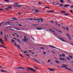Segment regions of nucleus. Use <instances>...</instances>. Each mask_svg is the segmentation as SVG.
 Wrapping results in <instances>:
<instances>
[{
    "instance_id": "obj_1",
    "label": "nucleus",
    "mask_w": 73,
    "mask_h": 73,
    "mask_svg": "<svg viewBox=\"0 0 73 73\" xmlns=\"http://www.w3.org/2000/svg\"><path fill=\"white\" fill-rule=\"evenodd\" d=\"M62 65L61 66V68H65L66 69H68V70H69L72 71V69H69L67 67L68 66V65L64 64H62Z\"/></svg>"
},
{
    "instance_id": "obj_2",
    "label": "nucleus",
    "mask_w": 73,
    "mask_h": 73,
    "mask_svg": "<svg viewBox=\"0 0 73 73\" xmlns=\"http://www.w3.org/2000/svg\"><path fill=\"white\" fill-rule=\"evenodd\" d=\"M49 30L50 31H51L52 32H53V33H55L54 34H53L54 35L56 36H57V34L56 33V32H55V31H54L53 30V29H49Z\"/></svg>"
},
{
    "instance_id": "obj_3",
    "label": "nucleus",
    "mask_w": 73,
    "mask_h": 73,
    "mask_svg": "<svg viewBox=\"0 0 73 73\" xmlns=\"http://www.w3.org/2000/svg\"><path fill=\"white\" fill-rule=\"evenodd\" d=\"M27 68H28V69H29L30 70H31V71H32L33 72H36V71L33 68H32L29 67H27Z\"/></svg>"
},
{
    "instance_id": "obj_4",
    "label": "nucleus",
    "mask_w": 73,
    "mask_h": 73,
    "mask_svg": "<svg viewBox=\"0 0 73 73\" xmlns=\"http://www.w3.org/2000/svg\"><path fill=\"white\" fill-rule=\"evenodd\" d=\"M33 11H34L36 13H38L39 12V10L37 9H34L33 10Z\"/></svg>"
},
{
    "instance_id": "obj_5",
    "label": "nucleus",
    "mask_w": 73,
    "mask_h": 73,
    "mask_svg": "<svg viewBox=\"0 0 73 73\" xmlns=\"http://www.w3.org/2000/svg\"><path fill=\"white\" fill-rule=\"evenodd\" d=\"M0 42L2 44V45H4V42H3V40L2 39V38H1V40H0Z\"/></svg>"
},
{
    "instance_id": "obj_6",
    "label": "nucleus",
    "mask_w": 73,
    "mask_h": 73,
    "mask_svg": "<svg viewBox=\"0 0 73 73\" xmlns=\"http://www.w3.org/2000/svg\"><path fill=\"white\" fill-rule=\"evenodd\" d=\"M66 35L68 37L69 40L70 41V40H71V39L70 38V35H69L68 33H66Z\"/></svg>"
},
{
    "instance_id": "obj_7",
    "label": "nucleus",
    "mask_w": 73,
    "mask_h": 73,
    "mask_svg": "<svg viewBox=\"0 0 73 73\" xmlns=\"http://www.w3.org/2000/svg\"><path fill=\"white\" fill-rule=\"evenodd\" d=\"M59 58L60 59V61H61L62 60H63V61H66V60L65 59V58H62L61 57H60Z\"/></svg>"
},
{
    "instance_id": "obj_8",
    "label": "nucleus",
    "mask_w": 73,
    "mask_h": 73,
    "mask_svg": "<svg viewBox=\"0 0 73 73\" xmlns=\"http://www.w3.org/2000/svg\"><path fill=\"white\" fill-rule=\"evenodd\" d=\"M14 7H22V5H14Z\"/></svg>"
},
{
    "instance_id": "obj_9",
    "label": "nucleus",
    "mask_w": 73,
    "mask_h": 73,
    "mask_svg": "<svg viewBox=\"0 0 73 73\" xmlns=\"http://www.w3.org/2000/svg\"><path fill=\"white\" fill-rule=\"evenodd\" d=\"M33 60H34V61H36V62H37V63H39V64H40V62H39V61H38L35 59H33Z\"/></svg>"
},
{
    "instance_id": "obj_10",
    "label": "nucleus",
    "mask_w": 73,
    "mask_h": 73,
    "mask_svg": "<svg viewBox=\"0 0 73 73\" xmlns=\"http://www.w3.org/2000/svg\"><path fill=\"white\" fill-rule=\"evenodd\" d=\"M60 13L63 14H65L66 13V12L65 11H60Z\"/></svg>"
},
{
    "instance_id": "obj_11",
    "label": "nucleus",
    "mask_w": 73,
    "mask_h": 73,
    "mask_svg": "<svg viewBox=\"0 0 73 73\" xmlns=\"http://www.w3.org/2000/svg\"><path fill=\"white\" fill-rule=\"evenodd\" d=\"M17 69H23V70L24 69V68H23V67H18L17 68Z\"/></svg>"
},
{
    "instance_id": "obj_12",
    "label": "nucleus",
    "mask_w": 73,
    "mask_h": 73,
    "mask_svg": "<svg viewBox=\"0 0 73 73\" xmlns=\"http://www.w3.org/2000/svg\"><path fill=\"white\" fill-rule=\"evenodd\" d=\"M57 32H59V33H62V31H60V30H56Z\"/></svg>"
},
{
    "instance_id": "obj_13",
    "label": "nucleus",
    "mask_w": 73,
    "mask_h": 73,
    "mask_svg": "<svg viewBox=\"0 0 73 73\" xmlns=\"http://www.w3.org/2000/svg\"><path fill=\"white\" fill-rule=\"evenodd\" d=\"M70 5L66 4L64 5V7H69Z\"/></svg>"
},
{
    "instance_id": "obj_14",
    "label": "nucleus",
    "mask_w": 73,
    "mask_h": 73,
    "mask_svg": "<svg viewBox=\"0 0 73 73\" xmlns=\"http://www.w3.org/2000/svg\"><path fill=\"white\" fill-rule=\"evenodd\" d=\"M36 29L37 30H41V29H42L39 27L36 28Z\"/></svg>"
},
{
    "instance_id": "obj_15",
    "label": "nucleus",
    "mask_w": 73,
    "mask_h": 73,
    "mask_svg": "<svg viewBox=\"0 0 73 73\" xmlns=\"http://www.w3.org/2000/svg\"><path fill=\"white\" fill-rule=\"evenodd\" d=\"M48 69H49L50 71H53L54 70V69H52V68H48Z\"/></svg>"
},
{
    "instance_id": "obj_16",
    "label": "nucleus",
    "mask_w": 73,
    "mask_h": 73,
    "mask_svg": "<svg viewBox=\"0 0 73 73\" xmlns=\"http://www.w3.org/2000/svg\"><path fill=\"white\" fill-rule=\"evenodd\" d=\"M28 38H26V39H25L24 38V39H23V41H24L25 42H27V41H28Z\"/></svg>"
},
{
    "instance_id": "obj_17",
    "label": "nucleus",
    "mask_w": 73,
    "mask_h": 73,
    "mask_svg": "<svg viewBox=\"0 0 73 73\" xmlns=\"http://www.w3.org/2000/svg\"><path fill=\"white\" fill-rule=\"evenodd\" d=\"M58 38L59 39H60V40H61V41H63V42H65V41L64 40H63V39H62V38Z\"/></svg>"
},
{
    "instance_id": "obj_18",
    "label": "nucleus",
    "mask_w": 73,
    "mask_h": 73,
    "mask_svg": "<svg viewBox=\"0 0 73 73\" xmlns=\"http://www.w3.org/2000/svg\"><path fill=\"white\" fill-rule=\"evenodd\" d=\"M46 12H54V11H46Z\"/></svg>"
},
{
    "instance_id": "obj_19",
    "label": "nucleus",
    "mask_w": 73,
    "mask_h": 73,
    "mask_svg": "<svg viewBox=\"0 0 73 73\" xmlns=\"http://www.w3.org/2000/svg\"><path fill=\"white\" fill-rule=\"evenodd\" d=\"M65 28H66V30L67 32H69V28L68 27H65Z\"/></svg>"
},
{
    "instance_id": "obj_20",
    "label": "nucleus",
    "mask_w": 73,
    "mask_h": 73,
    "mask_svg": "<svg viewBox=\"0 0 73 73\" xmlns=\"http://www.w3.org/2000/svg\"><path fill=\"white\" fill-rule=\"evenodd\" d=\"M40 20H43L42 18H40L39 19H37V20H38V21H40Z\"/></svg>"
},
{
    "instance_id": "obj_21",
    "label": "nucleus",
    "mask_w": 73,
    "mask_h": 73,
    "mask_svg": "<svg viewBox=\"0 0 73 73\" xmlns=\"http://www.w3.org/2000/svg\"><path fill=\"white\" fill-rule=\"evenodd\" d=\"M0 46H1V47H3V48H5V49H6L7 48L5 46H2V45H0Z\"/></svg>"
},
{
    "instance_id": "obj_22",
    "label": "nucleus",
    "mask_w": 73,
    "mask_h": 73,
    "mask_svg": "<svg viewBox=\"0 0 73 73\" xmlns=\"http://www.w3.org/2000/svg\"><path fill=\"white\" fill-rule=\"evenodd\" d=\"M55 62H56V63H57V64H59L60 63V62H59V61L58 60H55Z\"/></svg>"
},
{
    "instance_id": "obj_23",
    "label": "nucleus",
    "mask_w": 73,
    "mask_h": 73,
    "mask_svg": "<svg viewBox=\"0 0 73 73\" xmlns=\"http://www.w3.org/2000/svg\"><path fill=\"white\" fill-rule=\"evenodd\" d=\"M1 72H7V71H5L3 70H1Z\"/></svg>"
},
{
    "instance_id": "obj_24",
    "label": "nucleus",
    "mask_w": 73,
    "mask_h": 73,
    "mask_svg": "<svg viewBox=\"0 0 73 73\" xmlns=\"http://www.w3.org/2000/svg\"><path fill=\"white\" fill-rule=\"evenodd\" d=\"M66 58V59H67V60H70V58H69V57H67Z\"/></svg>"
},
{
    "instance_id": "obj_25",
    "label": "nucleus",
    "mask_w": 73,
    "mask_h": 73,
    "mask_svg": "<svg viewBox=\"0 0 73 73\" xmlns=\"http://www.w3.org/2000/svg\"><path fill=\"white\" fill-rule=\"evenodd\" d=\"M60 2H61V3H64V1H63V0H60Z\"/></svg>"
},
{
    "instance_id": "obj_26",
    "label": "nucleus",
    "mask_w": 73,
    "mask_h": 73,
    "mask_svg": "<svg viewBox=\"0 0 73 73\" xmlns=\"http://www.w3.org/2000/svg\"><path fill=\"white\" fill-rule=\"evenodd\" d=\"M50 46V47H52V48H55L56 49V47L53 46Z\"/></svg>"
},
{
    "instance_id": "obj_27",
    "label": "nucleus",
    "mask_w": 73,
    "mask_h": 73,
    "mask_svg": "<svg viewBox=\"0 0 73 73\" xmlns=\"http://www.w3.org/2000/svg\"><path fill=\"white\" fill-rule=\"evenodd\" d=\"M17 47L19 49H20V47L19 46H20V45H17Z\"/></svg>"
},
{
    "instance_id": "obj_28",
    "label": "nucleus",
    "mask_w": 73,
    "mask_h": 73,
    "mask_svg": "<svg viewBox=\"0 0 73 73\" xmlns=\"http://www.w3.org/2000/svg\"><path fill=\"white\" fill-rule=\"evenodd\" d=\"M40 49H45V48L41 47L40 48Z\"/></svg>"
},
{
    "instance_id": "obj_29",
    "label": "nucleus",
    "mask_w": 73,
    "mask_h": 73,
    "mask_svg": "<svg viewBox=\"0 0 73 73\" xmlns=\"http://www.w3.org/2000/svg\"><path fill=\"white\" fill-rule=\"evenodd\" d=\"M69 57L71 58L72 59V58H73V57H72V56L69 55Z\"/></svg>"
},
{
    "instance_id": "obj_30",
    "label": "nucleus",
    "mask_w": 73,
    "mask_h": 73,
    "mask_svg": "<svg viewBox=\"0 0 73 73\" xmlns=\"http://www.w3.org/2000/svg\"><path fill=\"white\" fill-rule=\"evenodd\" d=\"M43 53H44V55H45V54H46V52H45L43 51Z\"/></svg>"
},
{
    "instance_id": "obj_31",
    "label": "nucleus",
    "mask_w": 73,
    "mask_h": 73,
    "mask_svg": "<svg viewBox=\"0 0 73 73\" xmlns=\"http://www.w3.org/2000/svg\"><path fill=\"white\" fill-rule=\"evenodd\" d=\"M3 34V32L2 31L1 32V35H2Z\"/></svg>"
},
{
    "instance_id": "obj_32",
    "label": "nucleus",
    "mask_w": 73,
    "mask_h": 73,
    "mask_svg": "<svg viewBox=\"0 0 73 73\" xmlns=\"http://www.w3.org/2000/svg\"><path fill=\"white\" fill-rule=\"evenodd\" d=\"M11 41H12V42H13L14 43L15 42V40L13 39H12L11 40Z\"/></svg>"
},
{
    "instance_id": "obj_33",
    "label": "nucleus",
    "mask_w": 73,
    "mask_h": 73,
    "mask_svg": "<svg viewBox=\"0 0 73 73\" xmlns=\"http://www.w3.org/2000/svg\"><path fill=\"white\" fill-rule=\"evenodd\" d=\"M62 56L63 57H65V55L63 54H62Z\"/></svg>"
},
{
    "instance_id": "obj_34",
    "label": "nucleus",
    "mask_w": 73,
    "mask_h": 73,
    "mask_svg": "<svg viewBox=\"0 0 73 73\" xmlns=\"http://www.w3.org/2000/svg\"><path fill=\"white\" fill-rule=\"evenodd\" d=\"M25 55H26V56H28V57H30V56L28 54H25Z\"/></svg>"
},
{
    "instance_id": "obj_35",
    "label": "nucleus",
    "mask_w": 73,
    "mask_h": 73,
    "mask_svg": "<svg viewBox=\"0 0 73 73\" xmlns=\"http://www.w3.org/2000/svg\"><path fill=\"white\" fill-rule=\"evenodd\" d=\"M66 2H67V3H70V0L67 1Z\"/></svg>"
},
{
    "instance_id": "obj_36",
    "label": "nucleus",
    "mask_w": 73,
    "mask_h": 73,
    "mask_svg": "<svg viewBox=\"0 0 73 73\" xmlns=\"http://www.w3.org/2000/svg\"><path fill=\"white\" fill-rule=\"evenodd\" d=\"M3 23H4V22H1L0 23V27H1V24H3Z\"/></svg>"
},
{
    "instance_id": "obj_37",
    "label": "nucleus",
    "mask_w": 73,
    "mask_h": 73,
    "mask_svg": "<svg viewBox=\"0 0 73 73\" xmlns=\"http://www.w3.org/2000/svg\"><path fill=\"white\" fill-rule=\"evenodd\" d=\"M62 5H63V4H61L60 5V7H62Z\"/></svg>"
},
{
    "instance_id": "obj_38",
    "label": "nucleus",
    "mask_w": 73,
    "mask_h": 73,
    "mask_svg": "<svg viewBox=\"0 0 73 73\" xmlns=\"http://www.w3.org/2000/svg\"><path fill=\"white\" fill-rule=\"evenodd\" d=\"M50 61H51V60L49 59L48 60V62H50Z\"/></svg>"
},
{
    "instance_id": "obj_39",
    "label": "nucleus",
    "mask_w": 73,
    "mask_h": 73,
    "mask_svg": "<svg viewBox=\"0 0 73 73\" xmlns=\"http://www.w3.org/2000/svg\"><path fill=\"white\" fill-rule=\"evenodd\" d=\"M17 41H18V42H19V43H20V41L18 39H17Z\"/></svg>"
},
{
    "instance_id": "obj_40",
    "label": "nucleus",
    "mask_w": 73,
    "mask_h": 73,
    "mask_svg": "<svg viewBox=\"0 0 73 73\" xmlns=\"http://www.w3.org/2000/svg\"><path fill=\"white\" fill-rule=\"evenodd\" d=\"M33 68H35V69H37H37H38V68L37 67H33Z\"/></svg>"
},
{
    "instance_id": "obj_41",
    "label": "nucleus",
    "mask_w": 73,
    "mask_h": 73,
    "mask_svg": "<svg viewBox=\"0 0 73 73\" xmlns=\"http://www.w3.org/2000/svg\"><path fill=\"white\" fill-rule=\"evenodd\" d=\"M4 1H7V2H9V1H8V0H5Z\"/></svg>"
},
{
    "instance_id": "obj_42",
    "label": "nucleus",
    "mask_w": 73,
    "mask_h": 73,
    "mask_svg": "<svg viewBox=\"0 0 73 73\" xmlns=\"http://www.w3.org/2000/svg\"><path fill=\"white\" fill-rule=\"evenodd\" d=\"M66 16H68V15H69V14H64Z\"/></svg>"
},
{
    "instance_id": "obj_43",
    "label": "nucleus",
    "mask_w": 73,
    "mask_h": 73,
    "mask_svg": "<svg viewBox=\"0 0 73 73\" xmlns=\"http://www.w3.org/2000/svg\"><path fill=\"white\" fill-rule=\"evenodd\" d=\"M55 49H58V50H61V49L59 48H56Z\"/></svg>"
},
{
    "instance_id": "obj_44",
    "label": "nucleus",
    "mask_w": 73,
    "mask_h": 73,
    "mask_svg": "<svg viewBox=\"0 0 73 73\" xmlns=\"http://www.w3.org/2000/svg\"><path fill=\"white\" fill-rule=\"evenodd\" d=\"M33 20H35V21H37V19H33Z\"/></svg>"
},
{
    "instance_id": "obj_45",
    "label": "nucleus",
    "mask_w": 73,
    "mask_h": 73,
    "mask_svg": "<svg viewBox=\"0 0 73 73\" xmlns=\"http://www.w3.org/2000/svg\"><path fill=\"white\" fill-rule=\"evenodd\" d=\"M29 20H33V18H29Z\"/></svg>"
},
{
    "instance_id": "obj_46",
    "label": "nucleus",
    "mask_w": 73,
    "mask_h": 73,
    "mask_svg": "<svg viewBox=\"0 0 73 73\" xmlns=\"http://www.w3.org/2000/svg\"><path fill=\"white\" fill-rule=\"evenodd\" d=\"M50 23H52L53 24V23H54V22H53V21H50Z\"/></svg>"
},
{
    "instance_id": "obj_47",
    "label": "nucleus",
    "mask_w": 73,
    "mask_h": 73,
    "mask_svg": "<svg viewBox=\"0 0 73 73\" xmlns=\"http://www.w3.org/2000/svg\"><path fill=\"white\" fill-rule=\"evenodd\" d=\"M62 28H63V29L64 30H66V29H65V27H62Z\"/></svg>"
},
{
    "instance_id": "obj_48",
    "label": "nucleus",
    "mask_w": 73,
    "mask_h": 73,
    "mask_svg": "<svg viewBox=\"0 0 73 73\" xmlns=\"http://www.w3.org/2000/svg\"><path fill=\"white\" fill-rule=\"evenodd\" d=\"M45 8H48V9H50V7H46Z\"/></svg>"
},
{
    "instance_id": "obj_49",
    "label": "nucleus",
    "mask_w": 73,
    "mask_h": 73,
    "mask_svg": "<svg viewBox=\"0 0 73 73\" xmlns=\"http://www.w3.org/2000/svg\"><path fill=\"white\" fill-rule=\"evenodd\" d=\"M70 12L71 13H73V11L72 10H70Z\"/></svg>"
},
{
    "instance_id": "obj_50",
    "label": "nucleus",
    "mask_w": 73,
    "mask_h": 73,
    "mask_svg": "<svg viewBox=\"0 0 73 73\" xmlns=\"http://www.w3.org/2000/svg\"><path fill=\"white\" fill-rule=\"evenodd\" d=\"M15 29H17V30H18V31H20V29H18L16 28H15Z\"/></svg>"
},
{
    "instance_id": "obj_51",
    "label": "nucleus",
    "mask_w": 73,
    "mask_h": 73,
    "mask_svg": "<svg viewBox=\"0 0 73 73\" xmlns=\"http://www.w3.org/2000/svg\"><path fill=\"white\" fill-rule=\"evenodd\" d=\"M8 8H12V7L11 6H9V7H8Z\"/></svg>"
},
{
    "instance_id": "obj_52",
    "label": "nucleus",
    "mask_w": 73,
    "mask_h": 73,
    "mask_svg": "<svg viewBox=\"0 0 73 73\" xmlns=\"http://www.w3.org/2000/svg\"><path fill=\"white\" fill-rule=\"evenodd\" d=\"M53 28L54 29H55V30H56H56H57V29H56L54 27H53Z\"/></svg>"
},
{
    "instance_id": "obj_53",
    "label": "nucleus",
    "mask_w": 73,
    "mask_h": 73,
    "mask_svg": "<svg viewBox=\"0 0 73 73\" xmlns=\"http://www.w3.org/2000/svg\"><path fill=\"white\" fill-rule=\"evenodd\" d=\"M9 25H15V24H10Z\"/></svg>"
},
{
    "instance_id": "obj_54",
    "label": "nucleus",
    "mask_w": 73,
    "mask_h": 73,
    "mask_svg": "<svg viewBox=\"0 0 73 73\" xmlns=\"http://www.w3.org/2000/svg\"><path fill=\"white\" fill-rule=\"evenodd\" d=\"M19 26H20V27H22V25H21V24H19Z\"/></svg>"
},
{
    "instance_id": "obj_55",
    "label": "nucleus",
    "mask_w": 73,
    "mask_h": 73,
    "mask_svg": "<svg viewBox=\"0 0 73 73\" xmlns=\"http://www.w3.org/2000/svg\"><path fill=\"white\" fill-rule=\"evenodd\" d=\"M27 38V36H24V38L25 39V38Z\"/></svg>"
},
{
    "instance_id": "obj_56",
    "label": "nucleus",
    "mask_w": 73,
    "mask_h": 73,
    "mask_svg": "<svg viewBox=\"0 0 73 73\" xmlns=\"http://www.w3.org/2000/svg\"><path fill=\"white\" fill-rule=\"evenodd\" d=\"M11 24V22H9V23H8L7 24V25H9L10 24Z\"/></svg>"
},
{
    "instance_id": "obj_57",
    "label": "nucleus",
    "mask_w": 73,
    "mask_h": 73,
    "mask_svg": "<svg viewBox=\"0 0 73 73\" xmlns=\"http://www.w3.org/2000/svg\"><path fill=\"white\" fill-rule=\"evenodd\" d=\"M24 53H27V51H25V52H24Z\"/></svg>"
},
{
    "instance_id": "obj_58",
    "label": "nucleus",
    "mask_w": 73,
    "mask_h": 73,
    "mask_svg": "<svg viewBox=\"0 0 73 73\" xmlns=\"http://www.w3.org/2000/svg\"><path fill=\"white\" fill-rule=\"evenodd\" d=\"M5 39H7V36H6V35H5Z\"/></svg>"
},
{
    "instance_id": "obj_59",
    "label": "nucleus",
    "mask_w": 73,
    "mask_h": 73,
    "mask_svg": "<svg viewBox=\"0 0 73 73\" xmlns=\"http://www.w3.org/2000/svg\"><path fill=\"white\" fill-rule=\"evenodd\" d=\"M14 4H15L16 5H17V4H19V3H14Z\"/></svg>"
},
{
    "instance_id": "obj_60",
    "label": "nucleus",
    "mask_w": 73,
    "mask_h": 73,
    "mask_svg": "<svg viewBox=\"0 0 73 73\" xmlns=\"http://www.w3.org/2000/svg\"><path fill=\"white\" fill-rule=\"evenodd\" d=\"M31 38L33 39V40H34V38H33V37H32V36H31Z\"/></svg>"
},
{
    "instance_id": "obj_61",
    "label": "nucleus",
    "mask_w": 73,
    "mask_h": 73,
    "mask_svg": "<svg viewBox=\"0 0 73 73\" xmlns=\"http://www.w3.org/2000/svg\"><path fill=\"white\" fill-rule=\"evenodd\" d=\"M39 25V24H36V25H34V26H36V25Z\"/></svg>"
},
{
    "instance_id": "obj_62",
    "label": "nucleus",
    "mask_w": 73,
    "mask_h": 73,
    "mask_svg": "<svg viewBox=\"0 0 73 73\" xmlns=\"http://www.w3.org/2000/svg\"><path fill=\"white\" fill-rule=\"evenodd\" d=\"M55 24L56 25H57V22H55Z\"/></svg>"
},
{
    "instance_id": "obj_63",
    "label": "nucleus",
    "mask_w": 73,
    "mask_h": 73,
    "mask_svg": "<svg viewBox=\"0 0 73 73\" xmlns=\"http://www.w3.org/2000/svg\"><path fill=\"white\" fill-rule=\"evenodd\" d=\"M3 9H0V11H3Z\"/></svg>"
},
{
    "instance_id": "obj_64",
    "label": "nucleus",
    "mask_w": 73,
    "mask_h": 73,
    "mask_svg": "<svg viewBox=\"0 0 73 73\" xmlns=\"http://www.w3.org/2000/svg\"><path fill=\"white\" fill-rule=\"evenodd\" d=\"M71 8H73V6H70Z\"/></svg>"
}]
</instances>
